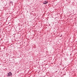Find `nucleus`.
<instances>
[{"instance_id": "nucleus-1", "label": "nucleus", "mask_w": 77, "mask_h": 77, "mask_svg": "<svg viewBox=\"0 0 77 77\" xmlns=\"http://www.w3.org/2000/svg\"><path fill=\"white\" fill-rule=\"evenodd\" d=\"M12 75V73L11 72H8L7 75V77H11Z\"/></svg>"}, {"instance_id": "nucleus-2", "label": "nucleus", "mask_w": 77, "mask_h": 77, "mask_svg": "<svg viewBox=\"0 0 77 77\" xmlns=\"http://www.w3.org/2000/svg\"><path fill=\"white\" fill-rule=\"evenodd\" d=\"M47 3H48V1L47 2L46 1H45L43 3L44 5H46V4H47Z\"/></svg>"}, {"instance_id": "nucleus-3", "label": "nucleus", "mask_w": 77, "mask_h": 77, "mask_svg": "<svg viewBox=\"0 0 77 77\" xmlns=\"http://www.w3.org/2000/svg\"><path fill=\"white\" fill-rule=\"evenodd\" d=\"M65 60H67V58H64Z\"/></svg>"}]
</instances>
